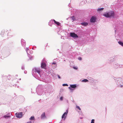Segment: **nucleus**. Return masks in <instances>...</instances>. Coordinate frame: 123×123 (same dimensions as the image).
<instances>
[{
  "instance_id": "obj_1",
  "label": "nucleus",
  "mask_w": 123,
  "mask_h": 123,
  "mask_svg": "<svg viewBox=\"0 0 123 123\" xmlns=\"http://www.w3.org/2000/svg\"><path fill=\"white\" fill-rule=\"evenodd\" d=\"M104 16L106 17H113L115 16L114 12L112 11H110L108 12H105L104 13Z\"/></svg>"
},
{
  "instance_id": "obj_2",
  "label": "nucleus",
  "mask_w": 123,
  "mask_h": 123,
  "mask_svg": "<svg viewBox=\"0 0 123 123\" xmlns=\"http://www.w3.org/2000/svg\"><path fill=\"white\" fill-rule=\"evenodd\" d=\"M70 36L73 38H78V36L74 32H71L70 33Z\"/></svg>"
},
{
  "instance_id": "obj_3",
  "label": "nucleus",
  "mask_w": 123,
  "mask_h": 123,
  "mask_svg": "<svg viewBox=\"0 0 123 123\" xmlns=\"http://www.w3.org/2000/svg\"><path fill=\"white\" fill-rule=\"evenodd\" d=\"M16 116L18 118H20L23 115L22 112H20L19 113H16Z\"/></svg>"
},
{
  "instance_id": "obj_4",
  "label": "nucleus",
  "mask_w": 123,
  "mask_h": 123,
  "mask_svg": "<svg viewBox=\"0 0 123 123\" xmlns=\"http://www.w3.org/2000/svg\"><path fill=\"white\" fill-rule=\"evenodd\" d=\"M46 65L45 63L44 62H42L41 64V67L42 68L45 69H46Z\"/></svg>"
},
{
  "instance_id": "obj_5",
  "label": "nucleus",
  "mask_w": 123,
  "mask_h": 123,
  "mask_svg": "<svg viewBox=\"0 0 123 123\" xmlns=\"http://www.w3.org/2000/svg\"><path fill=\"white\" fill-rule=\"evenodd\" d=\"M96 19V18L92 16L90 19V21L91 22H95Z\"/></svg>"
},
{
  "instance_id": "obj_6",
  "label": "nucleus",
  "mask_w": 123,
  "mask_h": 123,
  "mask_svg": "<svg viewBox=\"0 0 123 123\" xmlns=\"http://www.w3.org/2000/svg\"><path fill=\"white\" fill-rule=\"evenodd\" d=\"M70 87H69L68 88L70 90H72L71 88H75L76 87V86L75 85H70Z\"/></svg>"
},
{
  "instance_id": "obj_7",
  "label": "nucleus",
  "mask_w": 123,
  "mask_h": 123,
  "mask_svg": "<svg viewBox=\"0 0 123 123\" xmlns=\"http://www.w3.org/2000/svg\"><path fill=\"white\" fill-rule=\"evenodd\" d=\"M46 117L45 113V112H43L41 115V118H44Z\"/></svg>"
},
{
  "instance_id": "obj_8",
  "label": "nucleus",
  "mask_w": 123,
  "mask_h": 123,
  "mask_svg": "<svg viewBox=\"0 0 123 123\" xmlns=\"http://www.w3.org/2000/svg\"><path fill=\"white\" fill-rule=\"evenodd\" d=\"M68 111L67 110L66 112H65L63 114V115L62 116V118H63L64 117L65 118V117H64L65 116V115H67V113H68Z\"/></svg>"
},
{
  "instance_id": "obj_9",
  "label": "nucleus",
  "mask_w": 123,
  "mask_h": 123,
  "mask_svg": "<svg viewBox=\"0 0 123 123\" xmlns=\"http://www.w3.org/2000/svg\"><path fill=\"white\" fill-rule=\"evenodd\" d=\"M53 21L54 22V23L56 24L57 25H60V23L59 22L56 21L54 19L53 20Z\"/></svg>"
},
{
  "instance_id": "obj_10",
  "label": "nucleus",
  "mask_w": 123,
  "mask_h": 123,
  "mask_svg": "<svg viewBox=\"0 0 123 123\" xmlns=\"http://www.w3.org/2000/svg\"><path fill=\"white\" fill-rule=\"evenodd\" d=\"M81 24L84 26H86L88 24L86 22H84L81 23Z\"/></svg>"
},
{
  "instance_id": "obj_11",
  "label": "nucleus",
  "mask_w": 123,
  "mask_h": 123,
  "mask_svg": "<svg viewBox=\"0 0 123 123\" xmlns=\"http://www.w3.org/2000/svg\"><path fill=\"white\" fill-rule=\"evenodd\" d=\"M118 43L119 44L123 46V43L121 41H119L118 42Z\"/></svg>"
},
{
  "instance_id": "obj_12",
  "label": "nucleus",
  "mask_w": 123,
  "mask_h": 123,
  "mask_svg": "<svg viewBox=\"0 0 123 123\" xmlns=\"http://www.w3.org/2000/svg\"><path fill=\"white\" fill-rule=\"evenodd\" d=\"M104 9L103 8H98L97 10V11H100L101 10H103Z\"/></svg>"
},
{
  "instance_id": "obj_13",
  "label": "nucleus",
  "mask_w": 123,
  "mask_h": 123,
  "mask_svg": "<svg viewBox=\"0 0 123 123\" xmlns=\"http://www.w3.org/2000/svg\"><path fill=\"white\" fill-rule=\"evenodd\" d=\"M34 117H31L30 118V119L31 120H34Z\"/></svg>"
},
{
  "instance_id": "obj_14",
  "label": "nucleus",
  "mask_w": 123,
  "mask_h": 123,
  "mask_svg": "<svg viewBox=\"0 0 123 123\" xmlns=\"http://www.w3.org/2000/svg\"><path fill=\"white\" fill-rule=\"evenodd\" d=\"M72 19L73 20V22L74 21L75 19V17L74 16H73L72 17Z\"/></svg>"
},
{
  "instance_id": "obj_15",
  "label": "nucleus",
  "mask_w": 123,
  "mask_h": 123,
  "mask_svg": "<svg viewBox=\"0 0 123 123\" xmlns=\"http://www.w3.org/2000/svg\"><path fill=\"white\" fill-rule=\"evenodd\" d=\"M88 81L86 79H85L82 80V81L84 82H86Z\"/></svg>"
},
{
  "instance_id": "obj_16",
  "label": "nucleus",
  "mask_w": 123,
  "mask_h": 123,
  "mask_svg": "<svg viewBox=\"0 0 123 123\" xmlns=\"http://www.w3.org/2000/svg\"><path fill=\"white\" fill-rule=\"evenodd\" d=\"M94 120L92 119V120L91 123H94Z\"/></svg>"
},
{
  "instance_id": "obj_17",
  "label": "nucleus",
  "mask_w": 123,
  "mask_h": 123,
  "mask_svg": "<svg viewBox=\"0 0 123 123\" xmlns=\"http://www.w3.org/2000/svg\"><path fill=\"white\" fill-rule=\"evenodd\" d=\"M76 107L77 108H78V109H79L80 110H81V109L80 107L79 106H76Z\"/></svg>"
},
{
  "instance_id": "obj_18",
  "label": "nucleus",
  "mask_w": 123,
  "mask_h": 123,
  "mask_svg": "<svg viewBox=\"0 0 123 123\" xmlns=\"http://www.w3.org/2000/svg\"><path fill=\"white\" fill-rule=\"evenodd\" d=\"M63 86H68V85L67 84H63L62 85Z\"/></svg>"
},
{
  "instance_id": "obj_19",
  "label": "nucleus",
  "mask_w": 123,
  "mask_h": 123,
  "mask_svg": "<svg viewBox=\"0 0 123 123\" xmlns=\"http://www.w3.org/2000/svg\"><path fill=\"white\" fill-rule=\"evenodd\" d=\"M36 72L39 74L40 72V70H37Z\"/></svg>"
},
{
  "instance_id": "obj_20",
  "label": "nucleus",
  "mask_w": 123,
  "mask_h": 123,
  "mask_svg": "<svg viewBox=\"0 0 123 123\" xmlns=\"http://www.w3.org/2000/svg\"><path fill=\"white\" fill-rule=\"evenodd\" d=\"M78 59L79 60H81L82 59H81V58L80 57H78Z\"/></svg>"
},
{
  "instance_id": "obj_21",
  "label": "nucleus",
  "mask_w": 123,
  "mask_h": 123,
  "mask_svg": "<svg viewBox=\"0 0 123 123\" xmlns=\"http://www.w3.org/2000/svg\"><path fill=\"white\" fill-rule=\"evenodd\" d=\"M63 99V97H61L60 98V100H62Z\"/></svg>"
},
{
  "instance_id": "obj_22",
  "label": "nucleus",
  "mask_w": 123,
  "mask_h": 123,
  "mask_svg": "<svg viewBox=\"0 0 123 123\" xmlns=\"http://www.w3.org/2000/svg\"><path fill=\"white\" fill-rule=\"evenodd\" d=\"M27 123H31V121H29Z\"/></svg>"
},
{
  "instance_id": "obj_23",
  "label": "nucleus",
  "mask_w": 123,
  "mask_h": 123,
  "mask_svg": "<svg viewBox=\"0 0 123 123\" xmlns=\"http://www.w3.org/2000/svg\"><path fill=\"white\" fill-rule=\"evenodd\" d=\"M52 64H56V63H55V62H53L52 63Z\"/></svg>"
},
{
  "instance_id": "obj_24",
  "label": "nucleus",
  "mask_w": 123,
  "mask_h": 123,
  "mask_svg": "<svg viewBox=\"0 0 123 123\" xmlns=\"http://www.w3.org/2000/svg\"><path fill=\"white\" fill-rule=\"evenodd\" d=\"M58 78H59V79H60L61 78H60V76H59V75H58Z\"/></svg>"
},
{
  "instance_id": "obj_25",
  "label": "nucleus",
  "mask_w": 123,
  "mask_h": 123,
  "mask_svg": "<svg viewBox=\"0 0 123 123\" xmlns=\"http://www.w3.org/2000/svg\"><path fill=\"white\" fill-rule=\"evenodd\" d=\"M74 69H77V68H76V67H74Z\"/></svg>"
},
{
  "instance_id": "obj_26",
  "label": "nucleus",
  "mask_w": 123,
  "mask_h": 123,
  "mask_svg": "<svg viewBox=\"0 0 123 123\" xmlns=\"http://www.w3.org/2000/svg\"><path fill=\"white\" fill-rule=\"evenodd\" d=\"M8 116H4V117H8Z\"/></svg>"
},
{
  "instance_id": "obj_27",
  "label": "nucleus",
  "mask_w": 123,
  "mask_h": 123,
  "mask_svg": "<svg viewBox=\"0 0 123 123\" xmlns=\"http://www.w3.org/2000/svg\"><path fill=\"white\" fill-rule=\"evenodd\" d=\"M122 87V85L121 86V87Z\"/></svg>"
}]
</instances>
